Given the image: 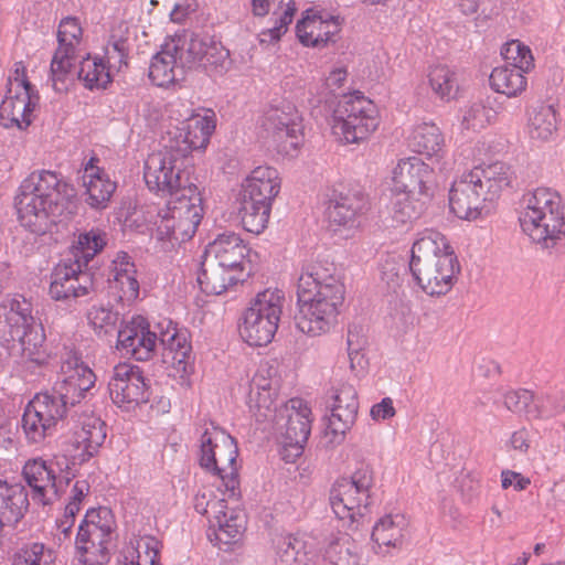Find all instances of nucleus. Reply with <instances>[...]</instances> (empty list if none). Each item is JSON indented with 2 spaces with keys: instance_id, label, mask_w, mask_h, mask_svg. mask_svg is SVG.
<instances>
[{
  "instance_id": "22",
  "label": "nucleus",
  "mask_w": 565,
  "mask_h": 565,
  "mask_svg": "<svg viewBox=\"0 0 565 565\" xmlns=\"http://www.w3.org/2000/svg\"><path fill=\"white\" fill-rule=\"evenodd\" d=\"M22 475L32 489L33 500H38L43 505L51 504L60 498L71 482L67 476L57 477L53 468L40 458L26 461Z\"/></svg>"
},
{
  "instance_id": "32",
  "label": "nucleus",
  "mask_w": 565,
  "mask_h": 565,
  "mask_svg": "<svg viewBox=\"0 0 565 565\" xmlns=\"http://www.w3.org/2000/svg\"><path fill=\"white\" fill-rule=\"evenodd\" d=\"M489 203L500 198L502 192L513 186L516 180L514 169L502 161L478 166L469 171Z\"/></svg>"
},
{
  "instance_id": "28",
  "label": "nucleus",
  "mask_w": 565,
  "mask_h": 565,
  "mask_svg": "<svg viewBox=\"0 0 565 565\" xmlns=\"http://www.w3.org/2000/svg\"><path fill=\"white\" fill-rule=\"evenodd\" d=\"M182 62L192 67H203L209 73L223 74L231 65L230 52L221 42L210 38H192L185 45Z\"/></svg>"
},
{
  "instance_id": "64",
  "label": "nucleus",
  "mask_w": 565,
  "mask_h": 565,
  "mask_svg": "<svg viewBox=\"0 0 565 565\" xmlns=\"http://www.w3.org/2000/svg\"><path fill=\"white\" fill-rule=\"evenodd\" d=\"M89 483L86 480H76L71 489L70 500L65 507L68 515L77 514L85 495L89 492Z\"/></svg>"
},
{
  "instance_id": "3",
  "label": "nucleus",
  "mask_w": 565,
  "mask_h": 565,
  "mask_svg": "<svg viewBox=\"0 0 565 565\" xmlns=\"http://www.w3.org/2000/svg\"><path fill=\"white\" fill-rule=\"evenodd\" d=\"M409 270L425 294L439 297L454 287L460 265L445 235L427 230L412 246Z\"/></svg>"
},
{
  "instance_id": "23",
  "label": "nucleus",
  "mask_w": 565,
  "mask_h": 565,
  "mask_svg": "<svg viewBox=\"0 0 565 565\" xmlns=\"http://www.w3.org/2000/svg\"><path fill=\"white\" fill-rule=\"evenodd\" d=\"M450 211L459 218L472 221L490 211L489 201L482 194L469 171L452 182L449 191Z\"/></svg>"
},
{
  "instance_id": "24",
  "label": "nucleus",
  "mask_w": 565,
  "mask_h": 565,
  "mask_svg": "<svg viewBox=\"0 0 565 565\" xmlns=\"http://www.w3.org/2000/svg\"><path fill=\"white\" fill-rule=\"evenodd\" d=\"M341 30V21L338 15L315 9H308L296 25L299 41L305 46L323 47L334 43Z\"/></svg>"
},
{
  "instance_id": "40",
  "label": "nucleus",
  "mask_w": 565,
  "mask_h": 565,
  "mask_svg": "<svg viewBox=\"0 0 565 565\" xmlns=\"http://www.w3.org/2000/svg\"><path fill=\"white\" fill-rule=\"evenodd\" d=\"M111 276V288L116 290L121 302L131 303L139 297L136 266L127 253L117 254L113 262Z\"/></svg>"
},
{
  "instance_id": "35",
  "label": "nucleus",
  "mask_w": 565,
  "mask_h": 565,
  "mask_svg": "<svg viewBox=\"0 0 565 565\" xmlns=\"http://www.w3.org/2000/svg\"><path fill=\"white\" fill-rule=\"evenodd\" d=\"M106 438L105 423L95 416L87 417L79 428L75 429L70 443L74 448L73 458L79 463L95 456Z\"/></svg>"
},
{
  "instance_id": "8",
  "label": "nucleus",
  "mask_w": 565,
  "mask_h": 565,
  "mask_svg": "<svg viewBox=\"0 0 565 565\" xmlns=\"http://www.w3.org/2000/svg\"><path fill=\"white\" fill-rule=\"evenodd\" d=\"M237 456V444L231 435L213 425L204 429L200 437L199 463L218 479L230 498L239 494Z\"/></svg>"
},
{
  "instance_id": "25",
  "label": "nucleus",
  "mask_w": 565,
  "mask_h": 565,
  "mask_svg": "<svg viewBox=\"0 0 565 565\" xmlns=\"http://www.w3.org/2000/svg\"><path fill=\"white\" fill-rule=\"evenodd\" d=\"M359 409L358 393L350 384H343L333 397L331 414L328 418L326 437L333 445L341 444L353 426Z\"/></svg>"
},
{
  "instance_id": "48",
  "label": "nucleus",
  "mask_w": 565,
  "mask_h": 565,
  "mask_svg": "<svg viewBox=\"0 0 565 565\" xmlns=\"http://www.w3.org/2000/svg\"><path fill=\"white\" fill-rule=\"evenodd\" d=\"M526 72L509 65L494 67L490 74L489 82L491 88L508 97H516L522 94L527 81L524 76Z\"/></svg>"
},
{
  "instance_id": "60",
  "label": "nucleus",
  "mask_w": 565,
  "mask_h": 565,
  "mask_svg": "<svg viewBox=\"0 0 565 565\" xmlns=\"http://www.w3.org/2000/svg\"><path fill=\"white\" fill-rule=\"evenodd\" d=\"M127 43L125 40L119 39L108 43L105 49V64L109 70L110 78L114 72H119L122 66L127 65Z\"/></svg>"
},
{
  "instance_id": "30",
  "label": "nucleus",
  "mask_w": 565,
  "mask_h": 565,
  "mask_svg": "<svg viewBox=\"0 0 565 565\" xmlns=\"http://www.w3.org/2000/svg\"><path fill=\"white\" fill-rule=\"evenodd\" d=\"M408 148L427 158H435L443 173L454 168V160L445 157V138L439 127L431 121H422L413 126L407 136Z\"/></svg>"
},
{
  "instance_id": "14",
  "label": "nucleus",
  "mask_w": 565,
  "mask_h": 565,
  "mask_svg": "<svg viewBox=\"0 0 565 565\" xmlns=\"http://www.w3.org/2000/svg\"><path fill=\"white\" fill-rule=\"evenodd\" d=\"M61 355L60 377L53 386L56 401L63 403L65 409L75 406L86 398L94 387L96 375L93 370L82 361L79 353L68 347H64Z\"/></svg>"
},
{
  "instance_id": "16",
  "label": "nucleus",
  "mask_w": 565,
  "mask_h": 565,
  "mask_svg": "<svg viewBox=\"0 0 565 565\" xmlns=\"http://www.w3.org/2000/svg\"><path fill=\"white\" fill-rule=\"evenodd\" d=\"M67 411L63 403L50 393L36 394L26 405L22 416V429L29 443L40 444L51 436Z\"/></svg>"
},
{
  "instance_id": "4",
  "label": "nucleus",
  "mask_w": 565,
  "mask_h": 565,
  "mask_svg": "<svg viewBox=\"0 0 565 565\" xmlns=\"http://www.w3.org/2000/svg\"><path fill=\"white\" fill-rule=\"evenodd\" d=\"M519 222L534 243L553 248L565 238V202L551 189L537 188L523 194Z\"/></svg>"
},
{
  "instance_id": "10",
  "label": "nucleus",
  "mask_w": 565,
  "mask_h": 565,
  "mask_svg": "<svg viewBox=\"0 0 565 565\" xmlns=\"http://www.w3.org/2000/svg\"><path fill=\"white\" fill-rule=\"evenodd\" d=\"M285 295L279 289L258 292L245 310L239 334L252 347L266 345L274 339L282 315Z\"/></svg>"
},
{
  "instance_id": "47",
  "label": "nucleus",
  "mask_w": 565,
  "mask_h": 565,
  "mask_svg": "<svg viewBox=\"0 0 565 565\" xmlns=\"http://www.w3.org/2000/svg\"><path fill=\"white\" fill-rule=\"evenodd\" d=\"M246 525V516L243 510L231 507L223 515L210 526L214 529L215 541L218 544H232L239 541Z\"/></svg>"
},
{
  "instance_id": "7",
  "label": "nucleus",
  "mask_w": 565,
  "mask_h": 565,
  "mask_svg": "<svg viewBox=\"0 0 565 565\" xmlns=\"http://www.w3.org/2000/svg\"><path fill=\"white\" fill-rule=\"evenodd\" d=\"M242 186L241 222L247 232L259 234L267 226L273 201L280 190L278 171L267 166L257 167Z\"/></svg>"
},
{
  "instance_id": "20",
  "label": "nucleus",
  "mask_w": 565,
  "mask_h": 565,
  "mask_svg": "<svg viewBox=\"0 0 565 565\" xmlns=\"http://www.w3.org/2000/svg\"><path fill=\"white\" fill-rule=\"evenodd\" d=\"M108 391L114 404L126 411L148 402L147 384L137 365H116L108 383Z\"/></svg>"
},
{
  "instance_id": "17",
  "label": "nucleus",
  "mask_w": 565,
  "mask_h": 565,
  "mask_svg": "<svg viewBox=\"0 0 565 565\" xmlns=\"http://www.w3.org/2000/svg\"><path fill=\"white\" fill-rule=\"evenodd\" d=\"M279 380L276 370L268 364H260L254 374L247 397L249 412L259 423H273L279 416L281 402L278 404Z\"/></svg>"
},
{
  "instance_id": "21",
  "label": "nucleus",
  "mask_w": 565,
  "mask_h": 565,
  "mask_svg": "<svg viewBox=\"0 0 565 565\" xmlns=\"http://www.w3.org/2000/svg\"><path fill=\"white\" fill-rule=\"evenodd\" d=\"M93 289V277L85 268L67 259L60 263L51 274L49 294L56 301L71 305L87 296Z\"/></svg>"
},
{
  "instance_id": "36",
  "label": "nucleus",
  "mask_w": 565,
  "mask_h": 565,
  "mask_svg": "<svg viewBox=\"0 0 565 565\" xmlns=\"http://www.w3.org/2000/svg\"><path fill=\"white\" fill-rule=\"evenodd\" d=\"M98 159L92 157L85 164L83 185L85 188L86 203L95 210H104L116 190L113 182L104 170L95 166Z\"/></svg>"
},
{
  "instance_id": "13",
  "label": "nucleus",
  "mask_w": 565,
  "mask_h": 565,
  "mask_svg": "<svg viewBox=\"0 0 565 565\" xmlns=\"http://www.w3.org/2000/svg\"><path fill=\"white\" fill-rule=\"evenodd\" d=\"M262 126L273 149L287 157H295L303 142L302 116L290 103L270 106L264 114Z\"/></svg>"
},
{
  "instance_id": "27",
  "label": "nucleus",
  "mask_w": 565,
  "mask_h": 565,
  "mask_svg": "<svg viewBox=\"0 0 565 565\" xmlns=\"http://www.w3.org/2000/svg\"><path fill=\"white\" fill-rule=\"evenodd\" d=\"M185 53V43L181 40H169L152 57L149 66V78L159 87H168L184 76V70L189 68L181 57Z\"/></svg>"
},
{
  "instance_id": "62",
  "label": "nucleus",
  "mask_w": 565,
  "mask_h": 565,
  "mask_svg": "<svg viewBox=\"0 0 565 565\" xmlns=\"http://www.w3.org/2000/svg\"><path fill=\"white\" fill-rule=\"evenodd\" d=\"M19 88L24 93H38L28 81L26 70L22 62L14 63L7 84V90L18 92Z\"/></svg>"
},
{
  "instance_id": "54",
  "label": "nucleus",
  "mask_w": 565,
  "mask_h": 565,
  "mask_svg": "<svg viewBox=\"0 0 565 565\" xmlns=\"http://www.w3.org/2000/svg\"><path fill=\"white\" fill-rule=\"evenodd\" d=\"M507 65L524 72H530L534 67V57L529 46L519 40H512L505 43L501 50Z\"/></svg>"
},
{
  "instance_id": "63",
  "label": "nucleus",
  "mask_w": 565,
  "mask_h": 565,
  "mask_svg": "<svg viewBox=\"0 0 565 565\" xmlns=\"http://www.w3.org/2000/svg\"><path fill=\"white\" fill-rule=\"evenodd\" d=\"M216 488H217V492H220L221 497L217 495L215 499L212 500V502H211V504L209 507L210 514L205 515L207 518L209 522H210V525L217 520V516L223 515L228 509H231L227 505L228 500H232L234 502H238V499H239V495H241V493H239L235 498H230L225 493V487L222 486L220 481L216 484Z\"/></svg>"
},
{
  "instance_id": "34",
  "label": "nucleus",
  "mask_w": 565,
  "mask_h": 565,
  "mask_svg": "<svg viewBox=\"0 0 565 565\" xmlns=\"http://www.w3.org/2000/svg\"><path fill=\"white\" fill-rule=\"evenodd\" d=\"M248 252L237 234L224 233L206 246L204 255L205 258L230 267L232 270L244 273L245 257Z\"/></svg>"
},
{
  "instance_id": "37",
  "label": "nucleus",
  "mask_w": 565,
  "mask_h": 565,
  "mask_svg": "<svg viewBox=\"0 0 565 565\" xmlns=\"http://www.w3.org/2000/svg\"><path fill=\"white\" fill-rule=\"evenodd\" d=\"M252 10L257 17H264L273 10V14L277 17L274 26L260 33L262 43L279 40L296 12L294 0H252Z\"/></svg>"
},
{
  "instance_id": "2",
  "label": "nucleus",
  "mask_w": 565,
  "mask_h": 565,
  "mask_svg": "<svg viewBox=\"0 0 565 565\" xmlns=\"http://www.w3.org/2000/svg\"><path fill=\"white\" fill-rule=\"evenodd\" d=\"M74 196L73 186L56 172L33 171L15 195L18 220L31 233L43 235L71 216Z\"/></svg>"
},
{
  "instance_id": "44",
  "label": "nucleus",
  "mask_w": 565,
  "mask_h": 565,
  "mask_svg": "<svg viewBox=\"0 0 565 565\" xmlns=\"http://www.w3.org/2000/svg\"><path fill=\"white\" fill-rule=\"evenodd\" d=\"M277 559L281 565H309L315 554L308 550L305 536L279 535L275 540Z\"/></svg>"
},
{
  "instance_id": "42",
  "label": "nucleus",
  "mask_w": 565,
  "mask_h": 565,
  "mask_svg": "<svg viewBox=\"0 0 565 565\" xmlns=\"http://www.w3.org/2000/svg\"><path fill=\"white\" fill-rule=\"evenodd\" d=\"M29 500L25 488L0 479V520L7 524L18 523L28 511Z\"/></svg>"
},
{
  "instance_id": "12",
  "label": "nucleus",
  "mask_w": 565,
  "mask_h": 565,
  "mask_svg": "<svg viewBox=\"0 0 565 565\" xmlns=\"http://www.w3.org/2000/svg\"><path fill=\"white\" fill-rule=\"evenodd\" d=\"M184 158L174 149L173 143L150 153L145 162L143 172L148 189L158 195L172 198L180 195L186 188L196 186L183 175Z\"/></svg>"
},
{
  "instance_id": "19",
  "label": "nucleus",
  "mask_w": 565,
  "mask_h": 565,
  "mask_svg": "<svg viewBox=\"0 0 565 565\" xmlns=\"http://www.w3.org/2000/svg\"><path fill=\"white\" fill-rule=\"evenodd\" d=\"M436 182L434 170L420 158H402L392 170V191H406L423 195L422 200H431Z\"/></svg>"
},
{
  "instance_id": "45",
  "label": "nucleus",
  "mask_w": 565,
  "mask_h": 565,
  "mask_svg": "<svg viewBox=\"0 0 565 565\" xmlns=\"http://www.w3.org/2000/svg\"><path fill=\"white\" fill-rule=\"evenodd\" d=\"M406 191H392L390 215L395 225H405L418 218L430 200Z\"/></svg>"
},
{
  "instance_id": "53",
  "label": "nucleus",
  "mask_w": 565,
  "mask_h": 565,
  "mask_svg": "<svg viewBox=\"0 0 565 565\" xmlns=\"http://www.w3.org/2000/svg\"><path fill=\"white\" fill-rule=\"evenodd\" d=\"M428 81L433 92L444 100L456 96L458 83L456 74L446 65H436L428 73Z\"/></svg>"
},
{
  "instance_id": "15",
  "label": "nucleus",
  "mask_w": 565,
  "mask_h": 565,
  "mask_svg": "<svg viewBox=\"0 0 565 565\" xmlns=\"http://www.w3.org/2000/svg\"><path fill=\"white\" fill-rule=\"evenodd\" d=\"M281 435L284 458L299 457L311 431V409L300 398H292L280 406L279 416L273 422Z\"/></svg>"
},
{
  "instance_id": "18",
  "label": "nucleus",
  "mask_w": 565,
  "mask_h": 565,
  "mask_svg": "<svg viewBox=\"0 0 565 565\" xmlns=\"http://www.w3.org/2000/svg\"><path fill=\"white\" fill-rule=\"evenodd\" d=\"M104 513L105 519L109 515L108 510H100L98 514L88 512L81 523L77 536L76 548L78 559L85 565H102L108 561V544L111 534V526L108 523L102 524L95 521Z\"/></svg>"
},
{
  "instance_id": "61",
  "label": "nucleus",
  "mask_w": 565,
  "mask_h": 565,
  "mask_svg": "<svg viewBox=\"0 0 565 565\" xmlns=\"http://www.w3.org/2000/svg\"><path fill=\"white\" fill-rule=\"evenodd\" d=\"M82 36V28L75 18H65L61 21L57 31L58 46L76 50Z\"/></svg>"
},
{
  "instance_id": "50",
  "label": "nucleus",
  "mask_w": 565,
  "mask_h": 565,
  "mask_svg": "<svg viewBox=\"0 0 565 565\" xmlns=\"http://www.w3.org/2000/svg\"><path fill=\"white\" fill-rule=\"evenodd\" d=\"M323 559L330 565H358V546L348 534L332 537L324 548Z\"/></svg>"
},
{
  "instance_id": "26",
  "label": "nucleus",
  "mask_w": 565,
  "mask_h": 565,
  "mask_svg": "<svg viewBox=\"0 0 565 565\" xmlns=\"http://www.w3.org/2000/svg\"><path fill=\"white\" fill-rule=\"evenodd\" d=\"M158 340L147 320L138 316L119 329L117 349L137 361H148L154 354Z\"/></svg>"
},
{
  "instance_id": "59",
  "label": "nucleus",
  "mask_w": 565,
  "mask_h": 565,
  "mask_svg": "<svg viewBox=\"0 0 565 565\" xmlns=\"http://www.w3.org/2000/svg\"><path fill=\"white\" fill-rule=\"evenodd\" d=\"M565 412V391L536 397L535 419H547Z\"/></svg>"
},
{
  "instance_id": "55",
  "label": "nucleus",
  "mask_w": 565,
  "mask_h": 565,
  "mask_svg": "<svg viewBox=\"0 0 565 565\" xmlns=\"http://www.w3.org/2000/svg\"><path fill=\"white\" fill-rule=\"evenodd\" d=\"M53 561V553L44 544L31 543L15 552L12 565H52Z\"/></svg>"
},
{
  "instance_id": "39",
  "label": "nucleus",
  "mask_w": 565,
  "mask_h": 565,
  "mask_svg": "<svg viewBox=\"0 0 565 565\" xmlns=\"http://www.w3.org/2000/svg\"><path fill=\"white\" fill-rule=\"evenodd\" d=\"M244 281V273L205 258L198 275V282L203 292L221 295L228 288Z\"/></svg>"
},
{
  "instance_id": "38",
  "label": "nucleus",
  "mask_w": 565,
  "mask_h": 565,
  "mask_svg": "<svg viewBox=\"0 0 565 565\" xmlns=\"http://www.w3.org/2000/svg\"><path fill=\"white\" fill-rule=\"evenodd\" d=\"M406 526L407 522L402 514H387L381 518L372 531L375 553L386 555L391 548L401 550Z\"/></svg>"
},
{
  "instance_id": "56",
  "label": "nucleus",
  "mask_w": 565,
  "mask_h": 565,
  "mask_svg": "<svg viewBox=\"0 0 565 565\" xmlns=\"http://www.w3.org/2000/svg\"><path fill=\"white\" fill-rule=\"evenodd\" d=\"M504 406L514 414L535 418L536 397L533 392L524 388L508 391L504 396Z\"/></svg>"
},
{
  "instance_id": "1",
  "label": "nucleus",
  "mask_w": 565,
  "mask_h": 565,
  "mask_svg": "<svg viewBox=\"0 0 565 565\" xmlns=\"http://www.w3.org/2000/svg\"><path fill=\"white\" fill-rule=\"evenodd\" d=\"M331 266L309 263L301 267L297 284L295 323L305 334L317 337L337 323L344 302L345 288Z\"/></svg>"
},
{
  "instance_id": "49",
  "label": "nucleus",
  "mask_w": 565,
  "mask_h": 565,
  "mask_svg": "<svg viewBox=\"0 0 565 565\" xmlns=\"http://www.w3.org/2000/svg\"><path fill=\"white\" fill-rule=\"evenodd\" d=\"M558 118L552 105H541L529 116V134L532 139L551 140L557 132Z\"/></svg>"
},
{
  "instance_id": "11",
  "label": "nucleus",
  "mask_w": 565,
  "mask_h": 565,
  "mask_svg": "<svg viewBox=\"0 0 565 565\" xmlns=\"http://www.w3.org/2000/svg\"><path fill=\"white\" fill-rule=\"evenodd\" d=\"M379 111L375 104L360 93L339 102L332 116V132L344 143L366 140L379 127Z\"/></svg>"
},
{
  "instance_id": "6",
  "label": "nucleus",
  "mask_w": 565,
  "mask_h": 565,
  "mask_svg": "<svg viewBox=\"0 0 565 565\" xmlns=\"http://www.w3.org/2000/svg\"><path fill=\"white\" fill-rule=\"evenodd\" d=\"M0 333L4 341L18 342L23 359L39 366L47 362L44 328L35 322L25 299H7L0 305Z\"/></svg>"
},
{
  "instance_id": "52",
  "label": "nucleus",
  "mask_w": 565,
  "mask_h": 565,
  "mask_svg": "<svg viewBox=\"0 0 565 565\" xmlns=\"http://www.w3.org/2000/svg\"><path fill=\"white\" fill-rule=\"evenodd\" d=\"M78 78L86 88H105L110 82V73L103 57H86L82 61Z\"/></svg>"
},
{
  "instance_id": "58",
  "label": "nucleus",
  "mask_w": 565,
  "mask_h": 565,
  "mask_svg": "<svg viewBox=\"0 0 565 565\" xmlns=\"http://www.w3.org/2000/svg\"><path fill=\"white\" fill-rule=\"evenodd\" d=\"M87 319L98 334H107L116 328L119 313L108 306H93L87 312Z\"/></svg>"
},
{
  "instance_id": "29",
  "label": "nucleus",
  "mask_w": 565,
  "mask_h": 565,
  "mask_svg": "<svg viewBox=\"0 0 565 565\" xmlns=\"http://www.w3.org/2000/svg\"><path fill=\"white\" fill-rule=\"evenodd\" d=\"M367 204V196L360 190L334 192L326 210L329 227L333 232L354 228L358 216L366 210Z\"/></svg>"
},
{
  "instance_id": "43",
  "label": "nucleus",
  "mask_w": 565,
  "mask_h": 565,
  "mask_svg": "<svg viewBox=\"0 0 565 565\" xmlns=\"http://www.w3.org/2000/svg\"><path fill=\"white\" fill-rule=\"evenodd\" d=\"M159 341L163 347L164 356L172 361L178 371L186 372L192 351L186 334L178 331L169 321L167 329L160 332Z\"/></svg>"
},
{
  "instance_id": "46",
  "label": "nucleus",
  "mask_w": 565,
  "mask_h": 565,
  "mask_svg": "<svg viewBox=\"0 0 565 565\" xmlns=\"http://www.w3.org/2000/svg\"><path fill=\"white\" fill-rule=\"evenodd\" d=\"M107 244V234L100 228H92L78 234L72 246L73 258L68 260L87 267L88 263L97 255Z\"/></svg>"
},
{
  "instance_id": "5",
  "label": "nucleus",
  "mask_w": 565,
  "mask_h": 565,
  "mask_svg": "<svg viewBox=\"0 0 565 565\" xmlns=\"http://www.w3.org/2000/svg\"><path fill=\"white\" fill-rule=\"evenodd\" d=\"M148 215L158 241L186 242L195 234L203 216L201 193L198 186L186 188L180 195L170 198L166 206L148 211Z\"/></svg>"
},
{
  "instance_id": "51",
  "label": "nucleus",
  "mask_w": 565,
  "mask_h": 565,
  "mask_svg": "<svg viewBox=\"0 0 565 565\" xmlns=\"http://www.w3.org/2000/svg\"><path fill=\"white\" fill-rule=\"evenodd\" d=\"M75 51L58 46L51 62L52 87L57 93L66 92L71 82V70L74 66Z\"/></svg>"
},
{
  "instance_id": "41",
  "label": "nucleus",
  "mask_w": 565,
  "mask_h": 565,
  "mask_svg": "<svg viewBox=\"0 0 565 565\" xmlns=\"http://www.w3.org/2000/svg\"><path fill=\"white\" fill-rule=\"evenodd\" d=\"M161 543L152 535L132 536L121 548L118 562L122 565H161Z\"/></svg>"
},
{
  "instance_id": "31",
  "label": "nucleus",
  "mask_w": 565,
  "mask_h": 565,
  "mask_svg": "<svg viewBox=\"0 0 565 565\" xmlns=\"http://www.w3.org/2000/svg\"><path fill=\"white\" fill-rule=\"evenodd\" d=\"M183 126L178 127L179 135L174 142V149L186 156L192 150L204 149L215 129V115L205 113L185 116Z\"/></svg>"
},
{
  "instance_id": "9",
  "label": "nucleus",
  "mask_w": 565,
  "mask_h": 565,
  "mask_svg": "<svg viewBox=\"0 0 565 565\" xmlns=\"http://www.w3.org/2000/svg\"><path fill=\"white\" fill-rule=\"evenodd\" d=\"M374 484L373 470L369 466L358 468L351 477L335 480L329 500L334 514L348 527H353L364 516L371 503Z\"/></svg>"
},
{
  "instance_id": "57",
  "label": "nucleus",
  "mask_w": 565,
  "mask_h": 565,
  "mask_svg": "<svg viewBox=\"0 0 565 565\" xmlns=\"http://www.w3.org/2000/svg\"><path fill=\"white\" fill-rule=\"evenodd\" d=\"M495 117V111L481 103H475L462 111L461 126L467 130H479L489 125Z\"/></svg>"
},
{
  "instance_id": "33",
  "label": "nucleus",
  "mask_w": 565,
  "mask_h": 565,
  "mask_svg": "<svg viewBox=\"0 0 565 565\" xmlns=\"http://www.w3.org/2000/svg\"><path fill=\"white\" fill-rule=\"evenodd\" d=\"M40 100L38 93L7 90L0 105V121L6 128L26 129L32 122V114Z\"/></svg>"
}]
</instances>
